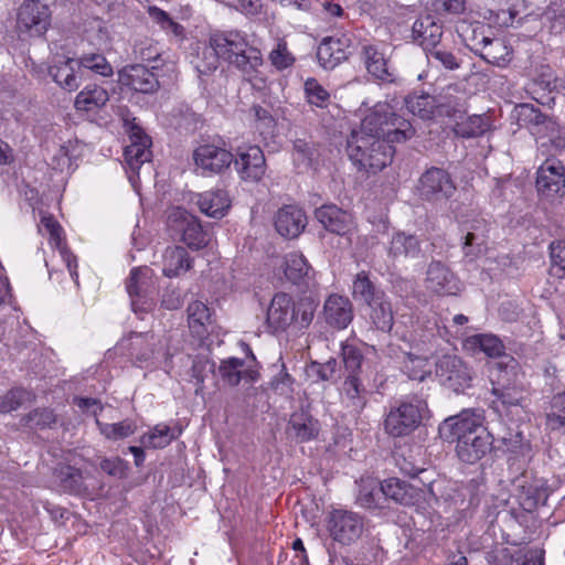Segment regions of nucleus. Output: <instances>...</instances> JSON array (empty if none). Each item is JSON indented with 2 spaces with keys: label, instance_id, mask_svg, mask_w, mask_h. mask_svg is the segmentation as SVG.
Masks as SVG:
<instances>
[{
  "label": "nucleus",
  "instance_id": "obj_10",
  "mask_svg": "<svg viewBox=\"0 0 565 565\" xmlns=\"http://www.w3.org/2000/svg\"><path fill=\"white\" fill-rule=\"evenodd\" d=\"M435 374L440 383L456 393L471 386L472 375L468 365L457 355L445 354L436 361Z\"/></svg>",
  "mask_w": 565,
  "mask_h": 565
},
{
  "label": "nucleus",
  "instance_id": "obj_3",
  "mask_svg": "<svg viewBox=\"0 0 565 565\" xmlns=\"http://www.w3.org/2000/svg\"><path fill=\"white\" fill-rule=\"evenodd\" d=\"M415 134L411 122L397 116L388 106H376L361 121L360 130H353L350 137H371L403 142Z\"/></svg>",
  "mask_w": 565,
  "mask_h": 565
},
{
  "label": "nucleus",
  "instance_id": "obj_59",
  "mask_svg": "<svg viewBox=\"0 0 565 565\" xmlns=\"http://www.w3.org/2000/svg\"><path fill=\"white\" fill-rule=\"evenodd\" d=\"M273 66L277 70H285L295 63L294 55L289 52L287 43L279 41L268 56Z\"/></svg>",
  "mask_w": 565,
  "mask_h": 565
},
{
  "label": "nucleus",
  "instance_id": "obj_44",
  "mask_svg": "<svg viewBox=\"0 0 565 565\" xmlns=\"http://www.w3.org/2000/svg\"><path fill=\"white\" fill-rule=\"evenodd\" d=\"M186 311L191 332L198 337H203L206 332L205 326L211 319L210 309L201 301H193L188 306Z\"/></svg>",
  "mask_w": 565,
  "mask_h": 565
},
{
  "label": "nucleus",
  "instance_id": "obj_56",
  "mask_svg": "<svg viewBox=\"0 0 565 565\" xmlns=\"http://www.w3.org/2000/svg\"><path fill=\"white\" fill-rule=\"evenodd\" d=\"M427 58L430 63L440 64L447 71H456L461 65V61L452 52L439 46L428 49Z\"/></svg>",
  "mask_w": 565,
  "mask_h": 565
},
{
  "label": "nucleus",
  "instance_id": "obj_30",
  "mask_svg": "<svg viewBox=\"0 0 565 565\" xmlns=\"http://www.w3.org/2000/svg\"><path fill=\"white\" fill-rule=\"evenodd\" d=\"M288 431L298 443L309 441L319 434V423L308 412H295L288 424Z\"/></svg>",
  "mask_w": 565,
  "mask_h": 565
},
{
  "label": "nucleus",
  "instance_id": "obj_47",
  "mask_svg": "<svg viewBox=\"0 0 565 565\" xmlns=\"http://www.w3.org/2000/svg\"><path fill=\"white\" fill-rule=\"evenodd\" d=\"M402 371L415 381H424L431 374L430 363L427 358L406 353L402 364Z\"/></svg>",
  "mask_w": 565,
  "mask_h": 565
},
{
  "label": "nucleus",
  "instance_id": "obj_64",
  "mask_svg": "<svg viewBox=\"0 0 565 565\" xmlns=\"http://www.w3.org/2000/svg\"><path fill=\"white\" fill-rule=\"evenodd\" d=\"M338 363L334 359H330L323 364L312 363L309 367V372L313 373L321 381H329L333 379L337 373Z\"/></svg>",
  "mask_w": 565,
  "mask_h": 565
},
{
  "label": "nucleus",
  "instance_id": "obj_18",
  "mask_svg": "<svg viewBox=\"0 0 565 565\" xmlns=\"http://www.w3.org/2000/svg\"><path fill=\"white\" fill-rule=\"evenodd\" d=\"M536 188L545 196H551L564 189V164L558 160L546 159L537 170Z\"/></svg>",
  "mask_w": 565,
  "mask_h": 565
},
{
  "label": "nucleus",
  "instance_id": "obj_50",
  "mask_svg": "<svg viewBox=\"0 0 565 565\" xmlns=\"http://www.w3.org/2000/svg\"><path fill=\"white\" fill-rule=\"evenodd\" d=\"M490 128L488 118L480 115L468 117L456 125L455 131L462 138H475L483 135Z\"/></svg>",
  "mask_w": 565,
  "mask_h": 565
},
{
  "label": "nucleus",
  "instance_id": "obj_29",
  "mask_svg": "<svg viewBox=\"0 0 565 565\" xmlns=\"http://www.w3.org/2000/svg\"><path fill=\"white\" fill-rule=\"evenodd\" d=\"M420 254V242L414 234L395 232L387 246V256L395 260L401 257L416 258Z\"/></svg>",
  "mask_w": 565,
  "mask_h": 565
},
{
  "label": "nucleus",
  "instance_id": "obj_46",
  "mask_svg": "<svg viewBox=\"0 0 565 565\" xmlns=\"http://www.w3.org/2000/svg\"><path fill=\"white\" fill-rule=\"evenodd\" d=\"M407 109L422 119H431L437 109L436 96L429 94L412 95L406 99Z\"/></svg>",
  "mask_w": 565,
  "mask_h": 565
},
{
  "label": "nucleus",
  "instance_id": "obj_13",
  "mask_svg": "<svg viewBox=\"0 0 565 565\" xmlns=\"http://www.w3.org/2000/svg\"><path fill=\"white\" fill-rule=\"evenodd\" d=\"M352 54V40L348 34L322 39L317 50L319 64L326 70H333Z\"/></svg>",
  "mask_w": 565,
  "mask_h": 565
},
{
  "label": "nucleus",
  "instance_id": "obj_4",
  "mask_svg": "<svg viewBox=\"0 0 565 565\" xmlns=\"http://www.w3.org/2000/svg\"><path fill=\"white\" fill-rule=\"evenodd\" d=\"M393 142L381 138L349 137L347 151L350 160L359 170L377 173L392 162Z\"/></svg>",
  "mask_w": 565,
  "mask_h": 565
},
{
  "label": "nucleus",
  "instance_id": "obj_25",
  "mask_svg": "<svg viewBox=\"0 0 565 565\" xmlns=\"http://www.w3.org/2000/svg\"><path fill=\"white\" fill-rule=\"evenodd\" d=\"M295 320L294 301L284 292L276 294L267 309V322L275 330H284Z\"/></svg>",
  "mask_w": 565,
  "mask_h": 565
},
{
  "label": "nucleus",
  "instance_id": "obj_16",
  "mask_svg": "<svg viewBox=\"0 0 565 565\" xmlns=\"http://www.w3.org/2000/svg\"><path fill=\"white\" fill-rule=\"evenodd\" d=\"M233 162L241 178L246 181L257 182L266 171L265 156L258 146L239 148Z\"/></svg>",
  "mask_w": 565,
  "mask_h": 565
},
{
  "label": "nucleus",
  "instance_id": "obj_23",
  "mask_svg": "<svg viewBox=\"0 0 565 565\" xmlns=\"http://www.w3.org/2000/svg\"><path fill=\"white\" fill-rule=\"evenodd\" d=\"M307 224L305 212L295 205L281 207L275 218L277 232L287 238H295L300 235Z\"/></svg>",
  "mask_w": 565,
  "mask_h": 565
},
{
  "label": "nucleus",
  "instance_id": "obj_62",
  "mask_svg": "<svg viewBox=\"0 0 565 565\" xmlns=\"http://www.w3.org/2000/svg\"><path fill=\"white\" fill-rule=\"evenodd\" d=\"M202 54L203 60L198 61L195 64V70L200 77L210 75L216 71L218 66V58H221L211 45L210 49H205Z\"/></svg>",
  "mask_w": 565,
  "mask_h": 565
},
{
  "label": "nucleus",
  "instance_id": "obj_26",
  "mask_svg": "<svg viewBox=\"0 0 565 565\" xmlns=\"http://www.w3.org/2000/svg\"><path fill=\"white\" fill-rule=\"evenodd\" d=\"M382 494L403 505H414L423 497V491L398 478H390L381 482Z\"/></svg>",
  "mask_w": 565,
  "mask_h": 565
},
{
  "label": "nucleus",
  "instance_id": "obj_61",
  "mask_svg": "<svg viewBox=\"0 0 565 565\" xmlns=\"http://www.w3.org/2000/svg\"><path fill=\"white\" fill-rule=\"evenodd\" d=\"M294 377L286 371L285 366L280 372L271 380V388L279 395L291 397L294 393Z\"/></svg>",
  "mask_w": 565,
  "mask_h": 565
},
{
  "label": "nucleus",
  "instance_id": "obj_2",
  "mask_svg": "<svg viewBox=\"0 0 565 565\" xmlns=\"http://www.w3.org/2000/svg\"><path fill=\"white\" fill-rule=\"evenodd\" d=\"M210 45L221 58L239 70L248 81L258 79V67L263 65L262 53L257 47L249 45L242 33H215L210 38Z\"/></svg>",
  "mask_w": 565,
  "mask_h": 565
},
{
  "label": "nucleus",
  "instance_id": "obj_21",
  "mask_svg": "<svg viewBox=\"0 0 565 565\" xmlns=\"http://www.w3.org/2000/svg\"><path fill=\"white\" fill-rule=\"evenodd\" d=\"M318 222L330 233L345 235L353 227V216L334 204H326L315 211Z\"/></svg>",
  "mask_w": 565,
  "mask_h": 565
},
{
  "label": "nucleus",
  "instance_id": "obj_28",
  "mask_svg": "<svg viewBox=\"0 0 565 565\" xmlns=\"http://www.w3.org/2000/svg\"><path fill=\"white\" fill-rule=\"evenodd\" d=\"M218 373L222 381L230 386H236L242 380L255 382L257 372L245 367V362L238 358H228L222 360L218 366Z\"/></svg>",
  "mask_w": 565,
  "mask_h": 565
},
{
  "label": "nucleus",
  "instance_id": "obj_31",
  "mask_svg": "<svg viewBox=\"0 0 565 565\" xmlns=\"http://www.w3.org/2000/svg\"><path fill=\"white\" fill-rule=\"evenodd\" d=\"M81 70L77 68V62L74 58H65L57 62L49 68V74L53 81L63 89L73 92L79 86Z\"/></svg>",
  "mask_w": 565,
  "mask_h": 565
},
{
  "label": "nucleus",
  "instance_id": "obj_55",
  "mask_svg": "<svg viewBox=\"0 0 565 565\" xmlns=\"http://www.w3.org/2000/svg\"><path fill=\"white\" fill-rule=\"evenodd\" d=\"M341 355L348 375L360 376L361 366L364 360L361 350L353 344L342 343Z\"/></svg>",
  "mask_w": 565,
  "mask_h": 565
},
{
  "label": "nucleus",
  "instance_id": "obj_11",
  "mask_svg": "<svg viewBox=\"0 0 565 565\" xmlns=\"http://www.w3.org/2000/svg\"><path fill=\"white\" fill-rule=\"evenodd\" d=\"M456 185L450 174L441 169L431 167L418 180L417 191L425 201H447L456 192Z\"/></svg>",
  "mask_w": 565,
  "mask_h": 565
},
{
  "label": "nucleus",
  "instance_id": "obj_60",
  "mask_svg": "<svg viewBox=\"0 0 565 565\" xmlns=\"http://www.w3.org/2000/svg\"><path fill=\"white\" fill-rule=\"evenodd\" d=\"M316 306L309 298L301 299L297 303L294 302L295 320L300 328L308 327L315 313Z\"/></svg>",
  "mask_w": 565,
  "mask_h": 565
},
{
  "label": "nucleus",
  "instance_id": "obj_20",
  "mask_svg": "<svg viewBox=\"0 0 565 565\" xmlns=\"http://www.w3.org/2000/svg\"><path fill=\"white\" fill-rule=\"evenodd\" d=\"M473 41H476L473 44L475 51L489 64L504 67L511 62L512 50L503 39H491L482 35L478 40L475 35Z\"/></svg>",
  "mask_w": 565,
  "mask_h": 565
},
{
  "label": "nucleus",
  "instance_id": "obj_32",
  "mask_svg": "<svg viewBox=\"0 0 565 565\" xmlns=\"http://www.w3.org/2000/svg\"><path fill=\"white\" fill-rule=\"evenodd\" d=\"M192 262L184 247H167L162 256V273L170 278L180 276L192 267Z\"/></svg>",
  "mask_w": 565,
  "mask_h": 565
},
{
  "label": "nucleus",
  "instance_id": "obj_63",
  "mask_svg": "<svg viewBox=\"0 0 565 565\" xmlns=\"http://www.w3.org/2000/svg\"><path fill=\"white\" fill-rule=\"evenodd\" d=\"M431 7L439 14H460L466 9V0H431Z\"/></svg>",
  "mask_w": 565,
  "mask_h": 565
},
{
  "label": "nucleus",
  "instance_id": "obj_33",
  "mask_svg": "<svg viewBox=\"0 0 565 565\" xmlns=\"http://www.w3.org/2000/svg\"><path fill=\"white\" fill-rule=\"evenodd\" d=\"M196 204L205 215L221 218L227 213L231 200L226 191L216 190L199 194Z\"/></svg>",
  "mask_w": 565,
  "mask_h": 565
},
{
  "label": "nucleus",
  "instance_id": "obj_40",
  "mask_svg": "<svg viewBox=\"0 0 565 565\" xmlns=\"http://www.w3.org/2000/svg\"><path fill=\"white\" fill-rule=\"evenodd\" d=\"M318 159L319 152L313 145L301 139L295 141L292 160L299 172L302 173L316 169Z\"/></svg>",
  "mask_w": 565,
  "mask_h": 565
},
{
  "label": "nucleus",
  "instance_id": "obj_43",
  "mask_svg": "<svg viewBox=\"0 0 565 565\" xmlns=\"http://www.w3.org/2000/svg\"><path fill=\"white\" fill-rule=\"evenodd\" d=\"M181 430L175 431L164 424H159L140 438V443L146 448L160 449L168 446L173 439L178 438Z\"/></svg>",
  "mask_w": 565,
  "mask_h": 565
},
{
  "label": "nucleus",
  "instance_id": "obj_34",
  "mask_svg": "<svg viewBox=\"0 0 565 565\" xmlns=\"http://www.w3.org/2000/svg\"><path fill=\"white\" fill-rule=\"evenodd\" d=\"M369 307V318L372 324L383 332H390L394 324V316L391 302L387 296L375 297V300L366 305Z\"/></svg>",
  "mask_w": 565,
  "mask_h": 565
},
{
  "label": "nucleus",
  "instance_id": "obj_39",
  "mask_svg": "<svg viewBox=\"0 0 565 565\" xmlns=\"http://www.w3.org/2000/svg\"><path fill=\"white\" fill-rule=\"evenodd\" d=\"M342 395L347 405L355 412L362 411L366 404V390L358 375H347Z\"/></svg>",
  "mask_w": 565,
  "mask_h": 565
},
{
  "label": "nucleus",
  "instance_id": "obj_35",
  "mask_svg": "<svg viewBox=\"0 0 565 565\" xmlns=\"http://www.w3.org/2000/svg\"><path fill=\"white\" fill-rule=\"evenodd\" d=\"M439 115L455 116L465 111L463 92L456 84L449 85L436 96Z\"/></svg>",
  "mask_w": 565,
  "mask_h": 565
},
{
  "label": "nucleus",
  "instance_id": "obj_8",
  "mask_svg": "<svg viewBox=\"0 0 565 565\" xmlns=\"http://www.w3.org/2000/svg\"><path fill=\"white\" fill-rule=\"evenodd\" d=\"M126 289L131 300V308L136 313L148 312L153 308V295L157 287L152 269L149 267L132 268L126 281Z\"/></svg>",
  "mask_w": 565,
  "mask_h": 565
},
{
  "label": "nucleus",
  "instance_id": "obj_51",
  "mask_svg": "<svg viewBox=\"0 0 565 565\" xmlns=\"http://www.w3.org/2000/svg\"><path fill=\"white\" fill-rule=\"evenodd\" d=\"M96 425L99 428L100 434H103L107 439L118 440L135 434L137 426L130 419H125L115 424H106L96 419Z\"/></svg>",
  "mask_w": 565,
  "mask_h": 565
},
{
  "label": "nucleus",
  "instance_id": "obj_52",
  "mask_svg": "<svg viewBox=\"0 0 565 565\" xmlns=\"http://www.w3.org/2000/svg\"><path fill=\"white\" fill-rule=\"evenodd\" d=\"M498 7V19L505 25H513L515 19L524 12L523 0H494Z\"/></svg>",
  "mask_w": 565,
  "mask_h": 565
},
{
  "label": "nucleus",
  "instance_id": "obj_41",
  "mask_svg": "<svg viewBox=\"0 0 565 565\" xmlns=\"http://www.w3.org/2000/svg\"><path fill=\"white\" fill-rule=\"evenodd\" d=\"M383 295L382 290L376 289L367 271L362 270L355 275L352 284V296L355 300L367 305L375 300V297Z\"/></svg>",
  "mask_w": 565,
  "mask_h": 565
},
{
  "label": "nucleus",
  "instance_id": "obj_45",
  "mask_svg": "<svg viewBox=\"0 0 565 565\" xmlns=\"http://www.w3.org/2000/svg\"><path fill=\"white\" fill-rule=\"evenodd\" d=\"M55 477L65 491L81 493L86 490L83 475L81 470L75 467L60 466L55 469Z\"/></svg>",
  "mask_w": 565,
  "mask_h": 565
},
{
  "label": "nucleus",
  "instance_id": "obj_27",
  "mask_svg": "<svg viewBox=\"0 0 565 565\" xmlns=\"http://www.w3.org/2000/svg\"><path fill=\"white\" fill-rule=\"evenodd\" d=\"M362 57L367 72L375 78L385 83L396 81L394 72H392L387 65V60L375 45H364L362 49Z\"/></svg>",
  "mask_w": 565,
  "mask_h": 565
},
{
  "label": "nucleus",
  "instance_id": "obj_6",
  "mask_svg": "<svg viewBox=\"0 0 565 565\" xmlns=\"http://www.w3.org/2000/svg\"><path fill=\"white\" fill-rule=\"evenodd\" d=\"M426 412L427 403L412 397L390 411L384 420L385 430L393 437L406 436L419 426Z\"/></svg>",
  "mask_w": 565,
  "mask_h": 565
},
{
  "label": "nucleus",
  "instance_id": "obj_37",
  "mask_svg": "<svg viewBox=\"0 0 565 565\" xmlns=\"http://www.w3.org/2000/svg\"><path fill=\"white\" fill-rule=\"evenodd\" d=\"M465 347L473 353L483 352L489 358H499L504 354L503 342L494 334H473L466 339Z\"/></svg>",
  "mask_w": 565,
  "mask_h": 565
},
{
  "label": "nucleus",
  "instance_id": "obj_49",
  "mask_svg": "<svg viewBox=\"0 0 565 565\" xmlns=\"http://www.w3.org/2000/svg\"><path fill=\"white\" fill-rule=\"evenodd\" d=\"M76 62L78 70H89L104 77H109L114 73L113 66L108 63L106 57L99 53L83 54Z\"/></svg>",
  "mask_w": 565,
  "mask_h": 565
},
{
  "label": "nucleus",
  "instance_id": "obj_24",
  "mask_svg": "<svg viewBox=\"0 0 565 565\" xmlns=\"http://www.w3.org/2000/svg\"><path fill=\"white\" fill-rule=\"evenodd\" d=\"M41 228H44L50 235V243L60 250V255L65 263L71 277L78 285V275L76 271V257L63 245V228L58 222L51 215L41 217Z\"/></svg>",
  "mask_w": 565,
  "mask_h": 565
},
{
  "label": "nucleus",
  "instance_id": "obj_57",
  "mask_svg": "<svg viewBox=\"0 0 565 565\" xmlns=\"http://www.w3.org/2000/svg\"><path fill=\"white\" fill-rule=\"evenodd\" d=\"M551 32L561 34L565 31V4L552 3L544 12Z\"/></svg>",
  "mask_w": 565,
  "mask_h": 565
},
{
  "label": "nucleus",
  "instance_id": "obj_48",
  "mask_svg": "<svg viewBox=\"0 0 565 565\" xmlns=\"http://www.w3.org/2000/svg\"><path fill=\"white\" fill-rule=\"evenodd\" d=\"M382 495L381 484L379 486L377 481L373 479L361 480L356 501L362 508L373 509L380 507Z\"/></svg>",
  "mask_w": 565,
  "mask_h": 565
},
{
  "label": "nucleus",
  "instance_id": "obj_38",
  "mask_svg": "<svg viewBox=\"0 0 565 565\" xmlns=\"http://www.w3.org/2000/svg\"><path fill=\"white\" fill-rule=\"evenodd\" d=\"M413 33L427 53L428 49L438 47L443 29L441 25L434 22L430 17H426L415 21L413 24Z\"/></svg>",
  "mask_w": 565,
  "mask_h": 565
},
{
  "label": "nucleus",
  "instance_id": "obj_1",
  "mask_svg": "<svg viewBox=\"0 0 565 565\" xmlns=\"http://www.w3.org/2000/svg\"><path fill=\"white\" fill-rule=\"evenodd\" d=\"M483 422L482 411L463 409L439 425V435L447 441H456L458 458L473 465L492 450L493 437L483 426Z\"/></svg>",
  "mask_w": 565,
  "mask_h": 565
},
{
  "label": "nucleus",
  "instance_id": "obj_54",
  "mask_svg": "<svg viewBox=\"0 0 565 565\" xmlns=\"http://www.w3.org/2000/svg\"><path fill=\"white\" fill-rule=\"evenodd\" d=\"M31 392L15 387L7 392L3 396H0V412L11 413L21 407L25 402L31 401Z\"/></svg>",
  "mask_w": 565,
  "mask_h": 565
},
{
  "label": "nucleus",
  "instance_id": "obj_5",
  "mask_svg": "<svg viewBox=\"0 0 565 565\" xmlns=\"http://www.w3.org/2000/svg\"><path fill=\"white\" fill-rule=\"evenodd\" d=\"M167 225L170 236L183 242L191 249H202L210 242V234L199 218L182 207H172L169 211Z\"/></svg>",
  "mask_w": 565,
  "mask_h": 565
},
{
  "label": "nucleus",
  "instance_id": "obj_15",
  "mask_svg": "<svg viewBox=\"0 0 565 565\" xmlns=\"http://www.w3.org/2000/svg\"><path fill=\"white\" fill-rule=\"evenodd\" d=\"M234 156L226 149L215 145H202L193 152L195 166L203 174L222 173L230 168Z\"/></svg>",
  "mask_w": 565,
  "mask_h": 565
},
{
  "label": "nucleus",
  "instance_id": "obj_17",
  "mask_svg": "<svg viewBox=\"0 0 565 565\" xmlns=\"http://www.w3.org/2000/svg\"><path fill=\"white\" fill-rule=\"evenodd\" d=\"M425 287L429 292L437 296H450L459 291V282L456 276L440 262H431L428 265Z\"/></svg>",
  "mask_w": 565,
  "mask_h": 565
},
{
  "label": "nucleus",
  "instance_id": "obj_19",
  "mask_svg": "<svg viewBox=\"0 0 565 565\" xmlns=\"http://www.w3.org/2000/svg\"><path fill=\"white\" fill-rule=\"evenodd\" d=\"M119 82L122 85L143 94L154 93L159 88L158 76L151 70L141 64L124 67L119 72Z\"/></svg>",
  "mask_w": 565,
  "mask_h": 565
},
{
  "label": "nucleus",
  "instance_id": "obj_42",
  "mask_svg": "<svg viewBox=\"0 0 565 565\" xmlns=\"http://www.w3.org/2000/svg\"><path fill=\"white\" fill-rule=\"evenodd\" d=\"M280 266L284 268L287 279L294 284L300 281L310 270L307 259L298 252L287 254Z\"/></svg>",
  "mask_w": 565,
  "mask_h": 565
},
{
  "label": "nucleus",
  "instance_id": "obj_22",
  "mask_svg": "<svg viewBox=\"0 0 565 565\" xmlns=\"http://www.w3.org/2000/svg\"><path fill=\"white\" fill-rule=\"evenodd\" d=\"M324 319L337 329H345L353 319V307L348 297L330 295L323 306Z\"/></svg>",
  "mask_w": 565,
  "mask_h": 565
},
{
  "label": "nucleus",
  "instance_id": "obj_58",
  "mask_svg": "<svg viewBox=\"0 0 565 565\" xmlns=\"http://www.w3.org/2000/svg\"><path fill=\"white\" fill-rule=\"evenodd\" d=\"M23 420L25 425L31 428H46L51 427L55 422L56 417L52 409L49 408H36L30 412Z\"/></svg>",
  "mask_w": 565,
  "mask_h": 565
},
{
  "label": "nucleus",
  "instance_id": "obj_53",
  "mask_svg": "<svg viewBox=\"0 0 565 565\" xmlns=\"http://www.w3.org/2000/svg\"><path fill=\"white\" fill-rule=\"evenodd\" d=\"M305 94L312 106L326 108L330 104V93L316 78L305 82Z\"/></svg>",
  "mask_w": 565,
  "mask_h": 565
},
{
  "label": "nucleus",
  "instance_id": "obj_36",
  "mask_svg": "<svg viewBox=\"0 0 565 565\" xmlns=\"http://www.w3.org/2000/svg\"><path fill=\"white\" fill-rule=\"evenodd\" d=\"M109 100L108 92L96 84H89L85 86L76 96L74 106L81 111H94Z\"/></svg>",
  "mask_w": 565,
  "mask_h": 565
},
{
  "label": "nucleus",
  "instance_id": "obj_9",
  "mask_svg": "<svg viewBox=\"0 0 565 565\" xmlns=\"http://www.w3.org/2000/svg\"><path fill=\"white\" fill-rule=\"evenodd\" d=\"M327 530L333 541L350 545L362 536L364 519L356 512L334 509L327 516Z\"/></svg>",
  "mask_w": 565,
  "mask_h": 565
},
{
  "label": "nucleus",
  "instance_id": "obj_14",
  "mask_svg": "<svg viewBox=\"0 0 565 565\" xmlns=\"http://www.w3.org/2000/svg\"><path fill=\"white\" fill-rule=\"evenodd\" d=\"M130 143L125 147L124 157L127 167L136 174L146 162L151 161V139L145 134L141 127L131 125L129 130Z\"/></svg>",
  "mask_w": 565,
  "mask_h": 565
},
{
  "label": "nucleus",
  "instance_id": "obj_12",
  "mask_svg": "<svg viewBox=\"0 0 565 565\" xmlns=\"http://www.w3.org/2000/svg\"><path fill=\"white\" fill-rule=\"evenodd\" d=\"M51 24L49 7L39 0H25L18 12V28L31 35L44 34Z\"/></svg>",
  "mask_w": 565,
  "mask_h": 565
},
{
  "label": "nucleus",
  "instance_id": "obj_7",
  "mask_svg": "<svg viewBox=\"0 0 565 565\" xmlns=\"http://www.w3.org/2000/svg\"><path fill=\"white\" fill-rule=\"evenodd\" d=\"M120 347L127 350L129 356L140 364L172 355L167 344V338L153 332H132L120 343Z\"/></svg>",
  "mask_w": 565,
  "mask_h": 565
}]
</instances>
